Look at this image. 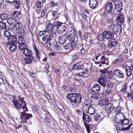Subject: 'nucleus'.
I'll return each mask as SVG.
<instances>
[{
	"label": "nucleus",
	"mask_w": 133,
	"mask_h": 133,
	"mask_svg": "<svg viewBox=\"0 0 133 133\" xmlns=\"http://www.w3.org/2000/svg\"><path fill=\"white\" fill-rule=\"evenodd\" d=\"M70 45L71 48L73 49L75 48V47L77 45V42L76 41H75L74 40L71 41Z\"/></svg>",
	"instance_id": "79ce46f5"
},
{
	"label": "nucleus",
	"mask_w": 133,
	"mask_h": 133,
	"mask_svg": "<svg viewBox=\"0 0 133 133\" xmlns=\"http://www.w3.org/2000/svg\"><path fill=\"white\" fill-rule=\"evenodd\" d=\"M14 2V5L16 8L19 7L20 5V2L19 0H15Z\"/></svg>",
	"instance_id": "09e8293b"
},
{
	"label": "nucleus",
	"mask_w": 133,
	"mask_h": 133,
	"mask_svg": "<svg viewBox=\"0 0 133 133\" xmlns=\"http://www.w3.org/2000/svg\"><path fill=\"white\" fill-rule=\"evenodd\" d=\"M115 27V24H111L109 26V29L110 31V32H111L112 31L113 33H114V27Z\"/></svg>",
	"instance_id": "a18cd8bd"
},
{
	"label": "nucleus",
	"mask_w": 133,
	"mask_h": 133,
	"mask_svg": "<svg viewBox=\"0 0 133 133\" xmlns=\"http://www.w3.org/2000/svg\"><path fill=\"white\" fill-rule=\"evenodd\" d=\"M0 28L1 29L3 30L7 29V28L6 23L2 21H0Z\"/></svg>",
	"instance_id": "72a5a7b5"
},
{
	"label": "nucleus",
	"mask_w": 133,
	"mask_h": 133,
	"mask_svg": "<svg viewBox=\"0 0 133 133\" xmlns=\"http://www.w3.org/2000/svg\"><path fill=\"white\" fill-rule=\"evenodd\" d=\"M44 3L45 2H44L43 0H38L36 4V6L38 8H43L44 7Z\"/></svg>",
	"instance_id": "c756f323"
},
{
	"label": "nucleus",
	"mask_w": 133,
	"mask_h": 133,
	"mask_svg": "<svg viewBox=\"0 0 133 133\" xmlns=\"http://www.w3.org/2000/svg\"><path fill=\"white\" fill-rule=\"evenodd\" d=\"M100 72L102 74H106L109 71L107 68L104 69L103 70L101 69L100 70Z\"/></svg>",
	"instance_id": "6e6d98bb"
},
{
	"label": "nucleus",
	"mask_w": 133,
	"mask_h": 133,
	"mask_svg": "<svg viewBox=\"0 0 133 133\" xmlns=\"http://www.w3.org/2000/svg\"><path fill=\"white\" fill-rule=\"evenodd\" d=\"M115 27H114V33L117 34L118 32H121L122 30L121 24L118 23L117 24H115Z\"/></svg>",
	"instance_id": "6ab92c4d"
},
{
	"label": "nucleus",
	"mask_w": 133,
	"mask_h": 133,
	"mask_svg": "<svg viewBox=\"0 0 133 133\" xmlns=\"http://www.w3.org/2000/svg\"><path fill=\"white\" fill-rule=\"evenodd\" d=\"M113 5L111 2L107 3L105 6V9L106 11L109 12H111L113 10Z\"/></svg>",
	"instance_id": "f8f14e48"
},
{
	"label": "nucleus",
	"mask_w": 133,
	"mask_h": 133,
	"mask_svg": "<svg viewBox=\"0 0 133 133\" xmlns=\"http://www.w3.org/2000/svg\"><path fill=\"white\" fill-rule=\"evenodd\" d=\"M109 100L107 99H104L100 101L99 104L101 105H105L108 103Z\"/></svg>",
	"instance_id": "c9c22d12"
},
{
	"label": "nucleus",
	"mask_w": 133,
	"mask_h": 133,
	"mask_svg": "<svg viewBox=\"0 0 133 133\" xmlns=\"http://www.w3.org/2000/svg\"><path fill=\"white\" fill-rule=\"evenodd\" d=\"M97 38L100 41H102L104 40V38L103 34V33H102V34H99L98 35Z\"/></svg>",
	"instance_id": "49530a36"
},
{
	"label": "nucleus",
	"mask_w": 133,
	"mask_h": 133,
	"mask_svg": "<svg viewBox=\"0 0 133 133\" xmlns=\"http://www.w3.org/2000/svg\"><path fill=\"white\" fill-rule=\"evenodd\" d=\"M33 48L36 52V56L38 58H39L41 56V54L38 50L37 46L35 44H34L33 46Z\"/></svg>",
	"instance_id": "473e14b6"
},
{
	"label": "nucleus",
	"mask_w": 133,
	"mask_h": 133,
	"mask_svg": "<svg viewBox=\"0 0 133 133\" xmlns=\"http://www.w3.org/2000/svg\"><path fill=\"white\" fill-rule=\"evenodd\" d=\"M114 107L112 103H108L105 106L104 110L107 114H110L112 112Z\"/></svg>",
	"instance_id": "423d86ee"
},
{
	"label": "nucleus",
	"mask_w": 133,
	"mask_h": 133,
	"mask_svg": "<svg viewBox=\"0 0 133 133\" xmlns=\"http://www.w3.org/2000/svg\"><path fill=\"white\" fill-rule=\"evenodd\" d=\"M19 19H16L14 17H9L7 20L8 23L10 25H13L16 23L20 22L19 21Z\"/></svg>",
	"instance_id": "dca6fc26"
},
{
	"label": "nucleus",
	"mask_w": 133,
	"mask_h": 133,
	"mask_svg": "<svg viewBox=\"0 0 133 133\" xmlns=\"http://www.w3.org/2000/svg\"><path fill=\"white\" fill-rule=\"evenodd\" d=\"M123 59L122 57H119L115 60L114 63L115 64H120L122 63Z\"/></svg>",
	"instance_id": "ea45409f"
},
{
	"label": "nucleus",
	"mask_w": 133,
	"mask_h": 133,
	"mask_svg": "<svg viewBox=\"0 0 133 133\" xmlns=\"http://www.w3.org/2000/svg\"><path fill=\"white\" fill-rule=\"evenodd\" d=\"M10 32L8 30H5L4 31V36L5 37L8 38L11 35Z\"/></svg>",
	"instance_id": "58836bf2"
},
{
	"label": "nucleus",
	"mask_w": 133,
	"mask_h": 133,
	"mask_svg": "<svg viewBox=\"0 0 133 133\" xmlns=\"http://www.w3.org/2000/svg\"><path fill=\"white\" fill-rule=\"evenodd\" d=\"M89 3L90 8L93 9H95L98 5L96 0H89Z\"/></svg>",
	"instance_id": "a211bd4d"
},
{
	"label": "nucleus",
	"mask_w": 133,
	"mask_h": 133,
	"mask_svg": "<svg viewBox=\"0 0 133 133\" xmlns=\"http://www.w3.org/2000/svg\"><path fill=\"white\" fill-rule=\"evenodd\" d=\"M75 88L74 86H71V87H70L69 90L70 91L72 92H74L75 91Z\"/></svg>",
	"instance_id": "774afa93"
},
{
	"label": "nucleus",
	"mask_w": 133,
	"mask_h": 133,
	"mask_svg": "<svg viewBox=\"0 0 133 133\" xmlns=\"http://www.w3.org/2000/svg\"><path fill=\"white\" fill-rule=\"evenodd\" d=\"M125 71L127 76L129 77L131 75L132 72L130 68H128L125 70Z\"/></svg>",
	"instance_id": "4c0bfd02"
},
{
	"label": "nucleus",
	"mask_w": 133,
	"mask_h": 133,
	"mask_svg": "<svg viewBox=\"0 0 133 133\" xmlns=\"http://www.w3.org/2000/svg\"><path fill=\"white\" fill-rule=\"evenodd\" d=\"M132 125V124L131 123L129 124L127 127L125 128H123V125L122 124H118L115 127L116 130H119L122 131H127L130 129Z\"/></svg>",
	"instance_id": "6e6552de"
},
{
	"label": "nucleus",
	"mask_w": 133,
	"mask_h": 133,
	"mask_svg": "<svg viewBox=\"0 0 133 133\" xmlns=\"http://www.w3.org/2000/svg\"><path fill=\"white\" fill-rule=\"evenodd\" d=\"M93 104V103L91 99H88L86 102L85 105L87 106L90 107Z\"/></svg>",
	"instance_id": "e433bc0d"
},
{
	"label": "nucleus",
	"mask_w": 133,
	"mask_h": 133,
	"mask_svg": "<svg viewBox=\"0 0 133 133\" xmlns=\"http://www.w3.org/2000/svg\"><path fill=\"white\" fill-rule=\"evenodd\" d=\"M57 31L58 34H62L63 33L59 27H57Z\"/></svg>",
	"instance_id": "0e129e2a"
},
{
	"label": "nucleus",
	"mask_w": 133,
	"mask_h": 133,
	"mask_svg": "<svg viewBox=\"0 0 133 133\" xmlns=\"http://www.w3.org/2000/svg\"><path fill=\"white\" fill-rule=\"evenodd\" d=\"M24 29H22L18 32V41L26 40L24 38Z\"/></svg>",
	"instance_id": "ddd939ff"
},
{
	"label": "nucleus",
	"mask_w": 133,
	"mask_h": 133,
	"mask_svg": "<svg viewBox=\"0 0 133 133\" xmlns=\"http://www.w3.org/2000/svg\"><path fill=\"white\" fill-rule=\"evenodd\" d=\"M23 51V53L25 57L32 55V51L28 48L25 49Z\"/></svg>",
	"instance_id": "c85d7f7f"
},
{
	"label": "nucleus",
	"mask_w": 133,
	"mask_h": 133,
	"mask_svg": "<svg viewBox=\"0 0 133 133\" xmlns=\"http://www.w3.org/2000/svg\"><path fill=\"white\" fill-rule=\"evenodd\" d=\"M61 89L64 92H66L68 91V89L67 87L64 86L61 87Z\"/></svg>",
	"instance_id": "bf43d9fd"
},
{
	"label": "nucleus",
	"mask_w": 133,
	"mask_h": 133,
	"mask_svg": "<svg viewBox=\"0 0 133 133\" xmlns=\"http://www.w3.org/2000/svg\"><path fill=\"white\" fill-rule=\"evenodd\" d=\"M76 33L75 31L74 30H70L68 31L66 34V37L70 41L75 39V35Z\"/></svg>",
	"instance_id": "39448f33"
},
{
	"label": "nucleus",
	"mask_w": 133,
	"mask_h": 133,
	"mask_svg": "<svg viewBox=\"0 0 133 133\" xmlns=\"http://www.w3.org/2000/svg\"><path fill=\"white\" fill-rule=\"evenodd\" d=\"M124 16L123 14L120 15L117 18L116 21L117 23L120 24H122L124 20Z\"/></svg>",
	"instance_id": "412c9836"
},
{
	"label": "nucleus",
	"mask_w": 133,
	"mask_h": 133,
	"mask_svg": "<svg viewBox=\"0 0 133 133\" xmlns=\"http://www.w3.org/2000/svg\"><path fill=\"white\" fill-rule=\"evenodd\" d=\"M82 119L84 122H89L91 120V119L89 116L84 112L83 113Z\"/></svg>",
	"instance_id": "5701e85b"
},
{
	"label": "nucleus",
	"mask_w": 133,
	"mask_h": 133,
	"mask_svg": "<svg viewBox=\"0 0 133 133\" xmlns=\"http://www.w3.org/2000/svg\"><path fill=\"white\" fill-rule=\"evenodd\" d=\"M127 89V86L126 85H123L122 88V91L123 92H125Z\"/></svg>",
	"instance_id": "e2e57ef3"
},
{
	"label": "nucleus",
	"mask_w": 133,
	"mask_h": 133,
	"mask_svg": "<svg viewBox=\"0 0 133 133\" xmlns=\"http://www.w3.org/2000/svg\"><path fill=\"white\" fill-rule=\"evenodd\" d=\"M24 110L22 111H20V118L23 120L24 121V122L26 123L27 121V120L29 119L30 118H31L32 116L31 114H29V113H27L26 112H28V109L27 111H24Z\"/></svg>",
	"instance_id": "7ed1b4c3"
},
{
	"label": "nucleus",
	"mask_w": 133,
	"mask_h": 133,
	"mask_svg": "<svg viewBox=\"0 0 133 133\" xmlns=\"http://www.w3.org/2000/svg\"><path fill=\"white\" fill-rule=\"evenodd\" d=\"M113 74L115 77L118 78L123 79L125 76L122 70L117 69L114 70Z\"/></svg>",
	"instance_id": "20e7f679"
},
{
	"label": "nucleus",
	"mask_w": 133,
	"mask_h": 133,
	"mask_svg": "<svg viewBox=\"0 0 133 133\" xmlns=\"http://www.w3.org/2000/svg\"><path fill=\"white\" fill-rule=\"evenodd\" d=\"M18 100L14 99L12 100V102L15 108L19 111H21L24 110V111L28 110L27 107L26 106V104L25 101H24V98L20 95L18 97Z\"/></svg>",
	"instance_id": "f257e3e1"
},
{
	"label": "nucleus",
	"mask_w": 133,
	"mask_h": 133,
	"mask_svg": "<svg viewBox=\"0 0 133 133\" xmlns=\"http://www.w3.org/2000/svg\"><path fill=\"white\" fill-rule=\"evenodd\" d=\"M100 86L97 84H95L91 89V90L93 92H98L100 89Z\"/></svg>",
	"instance_id": "bb28decb"
},
{
	"label": "nucleus",
	"mask_w": 133,
	"mask_h": 133,
	"mask_svg": "<svg viewBox=\"0 0 133 133\" xmlns=\"http://www.w3.org/2000/svg\"><path fill=\"white\" fill-rule=\"evenodd\" d=\"M73 68L74 69L77 70H80L83 68V66L82 64H81L79 63H77L73 66Z\"/></svg>",
	"instance_id": "2f4dec72"
},
{
	"label": "nucleus",
	"mask_w": 133,
	"mask_h": 133,
	"mask_svg": "<svg viewBox=\"0 0 133 133\" xmlns=\"http://www.w3.org/2000/svg\"><path fill=\"white\" fill-rule=\"evenodd\" d=\"M60 29L63 32V33L66 31L67 30L66 27L65 25H62L61 26L59 27Z\"/></svg>",
	"instance_id": "8fccbe9b"
},
{
	"label": "nucleus",
	"mask_w": 133,
	"mask_h": 133,
	"mask_svg": "<svg viewBox=\"0 0 133 133\" xmlns=\"http://www.w3.org/2000/svg\"><path fill=\"white\" fill-rule=\"evenodd\" d=\"M67 121L68 122V123H69V125L71 127H73V124L72 123V122H71V120L70 119L68 118L67 119Z\"/></svg>",
	"instance_id": "69168bd1"
},
{
	"label": "nucleus",
	"mask_w": 133,
	"mask_h": 133,
	"mask_svg": "<svg viewBox=\"0 0 133 133\" xmlns=\"http://www.w3.org/2000/svg\"><path fill=\"white\" fill-rule=\"evenodd\" d=\"M84 125L86 129L87 130L88 133H90V126L89 124L85 122H84Z\"/></svg>",
	"instance_id": "de8ad7c7"
},
{
	"label": "nucleus",
	"mask_w": 133,
	"mask_h": 133,
	"mask_svg": "<svg viewBox=\"0 0 133 133\" xmlns=\"http://www.w3.org/2000/svg\"><path fill=\"white\" fill-rule=\"evenodd\" d=\"M82 95L76 93L69 94L66 95L67 99L70 100V104L74 107H77L81 102Z\"/></svg>",
	"instance_id": "f03ea898"
},
{
	"label": "nucleus",
	"mask_w": 133,
	"mask_h": 133,
	"mask_svg": "<svg viewBox=\"0 0 133 133\" xmlns=\"http://www.w3.org/2000/svg\"><path fill=\"white\" fill-rule=\"evenodd\" d=\"M42 39L43 41L45 42L46 43L50 41L51 39V35L49 33L44 35Z\"/></svg>",
	"instance_id": "4468645a"
},
{
	"label": "nucleus",
	"mask_w": 133,
	"mask_h": 133,
	"mask_svg": "<svg viewBox=\"0 0 133 133\" xmlns=\"http://www.w3.org/2000/svg\"><path fill=\"white\" fill-rule=\"evenodd\" d=\"M95 111V108L90 106L88 108H87L85 109V112L86 113H88L91 115H93Z\"/></svg>",
	"instance_id": "4be33fe9"
},
{
	"label": "nucleus",
	"mask_w": 133,
	"mask_h": 133,
	"mask_svg": "<svg viewBox=\"0 0 133 133\" xmlns=\"http://www.w3.org/2000/svg\"><path fill=\"white\" fill-rule=\"evenodd\" d=\"M115 9L117 11L120 12L123 9V3L122 2H121L119 3H118L117 4H115Z\"/></svg>",
	"instance_id": "a878e982"
},
{
	"label": "nucleus",
	"mask_w": 133,
	"mask_h": 133,
	"mask_svg": "<svg viewBox=\"0 0 133 133\" xmlns=\"http://www.w3.org/2000/svg\"><path fill=\"white\" fill-rule=\"evenodd\" d=\"M54 24L55 27H58L61 26L63 23L58 21H56L54 22Z\"/></svg>",
	"instance_id": "37998d69"
},
{
	"label": "nucleus",
	"mask_w": 133,
	"mask_h": 133,
	"mask_svg": "<svg viewBox=\"0 0 133 133\" xmlns=\"http://www.w3.org/2000/svg\"><path fill=\"white\" fill-rule=\"evenodd\" d=\"M94 119L96 121L99 120L101 118V116L98 114L96 115L94 117Z\"/></svg>",
	"instance_id": "864d4df0"
},
{
	"label": "nucleus",
	"mask_w": 133,
	"mask_h": 133,
	"mask_svg": "<svg viewBox=\"0 0 133 133\" xmlns=\"http://www.w3.org/2000/svg\"><path fill=\"white\" fill-rule=\"evenodd\" d=\"M25 41L26 40H24L21 41H19L18 42V43L19 44L18 46V49L21 51H23L24 49L26 48V47L27 44Z\"/></svg>",
	"instance_id": "9b49d317"
},
{
	"label": "nucleus",
	"mask_w": 133,
	"mask_h": 133,
	"mask_svg": "<svg viewBox=\"0 0 133 133\" xmlns=\"http://www.w3.org/2000/svg\"><path fill=\"white\" fill-rule=\"evenodd\" d=\"M116 109V112H118L116 114L115 119H116L117 122H121L123 119L122 118H123V119L125 118L124 115L123 113L119 112L118 109L117 108Z\"/></svg>",
	"instance_id": "0eeeda50"
},
{
	"label": "nucleus",
	"mask_w": 133,
	"mask_h": 133,
	"mask_svg": "<svg viewBox=\"0 0 133 133\" xmlns=\"http://www.w3.org/2000/svg\"><path fill=\"white\" fill-rule=\"evenodd\" d=\"M53 28V25L50 23L47 24L46 26L45 31L46 32H49L50 31H52Z\"/></svg>",
	"instance_id": "7c9ffc66"
},
{
	"label": "nucleus",
	"mask_w": 133,
	"mask_h": 133,
	"mask_svg": "<svg viewBox=\"0 0 133 133\" xmlns=\"http://www.w3.org/2000/svg\"><path fill=\"white\" fill-rule=\"evenodd\" d=\"M46 44H47V46L49 49L50 50L52 49L51 48L52 46V44L50 41Z\"/></svg>",
	"instance_id": "680f3d73"
},
{
	"label": "nucleus",
	"mask_w": 133,
	"mask_h": 133,
	"mask_svg": "<svg viewBox=\"0 0 133 133\" xmlns=\"http://www.w3.org/2000/svg\"><path fill=\"white\" fill-rule=\"evenodd\" d=\"M20 23V22L16 23L12 27V29L15 31L20 29L22 27V24Z\"/></svg>",
	"instance_id": "cd10ccee"
},
{
	"label": "nucleus",
	"mask_w": 133,
	"mask_h": 133,
	"mask_svg": "<svg viewBox=\"0 0 133 133\" xmlns=\"http://www.w3.org/2000/svg\"><path fill=\"white\" fill-rule=\"evenodd\" d=\"M117 40L114 38H112L109 41L108 43V46L109 48L111 49L115 47L117 45Z\"/></svg>",
	"instance_id": "9d476101"
},
{
	"label": "nucleus",
	"mask_w": 133,
	"mask_h": 133,
	"mask_svg": "<svg viewBox=\"0 0 133 133\" xmlns=\"http://www.w3.org/2000/svg\"><path fill=\"white\" fill-rule=\"evenodd\" d=\"M95 93H94L91 96V98L92 99H97L98 97V94L97 92H95Z\"/></svg>",
	"instance_id": "603ef678"
},
{
	"label": "nucleus",
	"mask_w": 133,
	"mask_h": 133,
	"mask_svg": "<svg viewBox=\"0 0 133 133\" xmlns=\"http://www.w3.org/2000/svg\"><path fill=\"white\" fill-rule=\"evenodd\" d=\"M0 17L2 21L6 19L8 17L7 15L6 14H2L0 15Z\"/></svg>",
	"instance_id": "c03bdc74"
},
{
	"label": "nucleus",
	"mask_w": 133,
	"mask_h": 133,
	"mask_svg": "<svg viewBox=\"0 0 133 133\" xmlns=\"http://www.w3.org/2000/svg\"><path fill=\"white\" fill-rule=\"evenodd\" d=\"M17 39V37L16 35H11L8 38V41L6 42L7 44H11L16 43V41Z\"/></svg>",
	"instance_id": "1a4fd4ad"
},
{
	"label": "nucleus",
	"mask_w": 133,
	"mask_h": 133,
	"mask_svg": "<svg viewBox=\"0 0 133 133\" xmlns=\"http://www.w3.org/2000/svg\"><path fill=\"white\" fill-rule=\"evenodd\" d=\"M103 75L100 77L98 80L99 84L103 87L106 85V81L104 77H103Z\"/></svg>",
	"instance_id": "aec40b11"
},
{
	"label": "nucleus",
	"mask_w": 133,
	"mask_h": 133,
	"mask_svg": "<svg viewBox=\"0 0 133 133\" xmlns=\"http://www.w3.org/2000/svg\"><path fill=\"white\" fill-rule=\"evenodd\" d=\"M104 38H105L107 39H112L114 37V36L111 32L110 31L108 32L104 31L103 32Z\"/></svg>",
	"instance_id": "2eb2a0df"
},
{
	"label": "nucleus",
	"mask_w": 133,
	"mask_h": 133,
	"mask_svg": "<svg viewBox=\"0 0 133 133\" xmlns=\"http://www.w3.org/2000/svg\"><path fill=\"white\" fill-rule=\"evenodd\" d=\"M121 67L125 70L128 68H129V66H128L126 63H124L121 65Z\"/></svg>",
	"instance_id": "5fc2aeb1"
},
{
	"label": "nucleus",
	"mask_w": 133,
	"mask_h": 133,
	"mask_svg": "<svg viewBox=\"0 0 133 133\" xmlns=\"http://www.w3.org/2000/svg\"><path fill=\"white\" fill-rule=\"evenodd\" d=\"M107 85L109 88H111L113 86V83L110 81H108L107 83Z\"/></svg>",
	"instance_id": "052dcab7"
},
{
	"label": "nucleus",
	"mask_w": 133,
	"mask_h": 133,
	"mask_svg": "<svg viewBox=\"0 0 133 133\" xmlns=\"http://www.w3.org/2000/svg\"><path fill=\"white\" fill-rule=\"evenodd\" d=\"M67 39V38L65 35L61 36L59 38V42L61 44H63L65 43Z\"/></svg>",
	"instance_id": "b1692460"
},
{
	"label": "nucleus",
	"mask_w": 133,
	"mask_h": 133,
	"mask_svg": "<svg viewBox=\"0 0 133 133\" xmlns=\"http://www.w3.org/2000/svg\"><path fill=\"white\" fill-rule=\"evenodd\" d=\"M112 52L110 51H105L103 52V55L105 57H108L112 55Z\"/></svg>",
	"instance_id": "3c124183"
},
{
	"label": "nucleus",
	"mask_w": 133,
	"mask_h": 133,
	"mask_svg": "<svg viewBox=\"0 0 133 133\" xmlns=\"http://www.w3.org/2000/svg\"><path fill=\"white\" fill-rule=\"evenodd\" d=\"M100 61H107L108 62V57L106 58V57L103 55V56H102L101 58Z\"/></svg>",
	"instance_id": "13d9d810"
},
{
	"label": "nucleus",
	"mask_w": 133,
	"mask_h": 133,
	"mask_svg": "<svg viewBox=\"0 0 133 133\" xmlns=\"http://www.w3.org/2000/svg\"><path fill=\"white\" fill-rule=\"evenodd\" d=\"M21 13L20 12L18 11H14L11 14V16L12 17H13L16 19H19V21L20 22V19L19 16L20 15Z\"/></svg>",
	"instance_id": "393cba45"
},
{
	"label": "nucleus",
	"mask_w": 133,
	"mask_h": 133,
	"mask_svg": "<svg viewBox=\"0 0 133 133\" xmlns=\"http://www.w3.org/2000/svg\"><path fill=\"white\" fill-rule=\"evenodd\" d=\"M121 124H122V125H127L129 123V120L127 119H126L125 117V118H123L121 122Z\"/></svg>",
	"instance_id": "a19ab883"
},
{
	"label": "nucleus",
	"mask_w": 133,
	"mask_h": 133,
	"mask_svg": "<svg viewBox=\"0 0 133 133\" xmlns=\"http://www.w3.org/2000/svg\"><path fill=\"white\" fill-rule=\"evenodd\" d=\"M60 46L58 45H56L54 46V48L56 51H58L60 48Z\"/></svg>",
	"instance_id": "338daca9"
},
{
	"label": "nucleus",
	"mask_w": 133,
	"mask_h": 133,
	"mask_svg": "<svg viewBox=\"0 0 133 133\" xmlns=\"http://www.w3.org/2000/svg\"><path fill=\"white\" fill-rule=\"evenodd\" d=\"M64 48L66 50H68L71 48H71L70 44L69 43L67 44L64 46Z\"/></svg>",
	"instance_id": "4d7b16f0"
},
{
	"label": "nucleus",
	"mask_w": 133,
	"mask_h": 133,
	"mask_svg": "<svg viewBox=\"0 0 133 133\" xmlns=\"http://www.w3.org/2000/svg\"><path fill=\"white\" fill-rule=\"evenodd\" d=\"M34 59V58L31 55L25 57V61L26 64H30L32 63Z\"/></svg>",
	"instance_id": "f3484780"
},
{
	"label": "nucleus",
	"mask_w": 133,
	"mask_h": 133,
	"mask_svg": "<svg viewBox=\"0 0 133 133\" xmlns=\"http://www.w3.org/2000/svg\"><path fill=\"white\" fill-rule=\"evenodd\" d=\"M16 43L11 44L9 47V49L11 51H13L17 49V46L16 44Z\"/></svg>",
	"instance_id": "f704fd0d"
}]
</instances>
